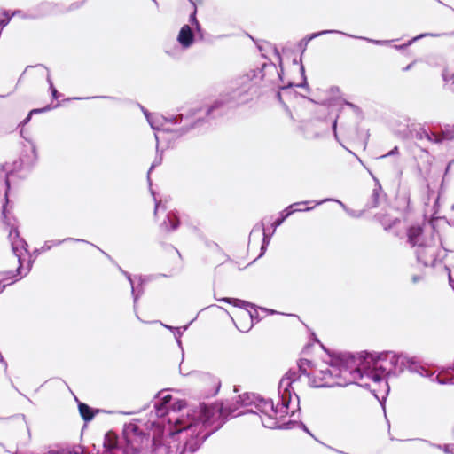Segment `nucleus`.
<instances>
[{
    "instance_id": "obj_26",
    "label": "nucleus",
    "mask_w": 454,
    "mask_h": 454,
    "mask_svg": "<svg viewBox=\"0 0 454 454\" xmlns=\"http://www.w3.org/2000/svg\"><path fill=\"white\" fill-rule=\"evenodd\" d=\"M127 279H128V281L129 282V284L131 286V293H132L133 299H134V307L136 308V304L137 302V300H138L139 296L144 292L143 287H142L143 281L140 278V283H139L138 286L137 287L138 289V293H136V288L134 286V282H133V279H132L131 276H129V278H127Z\"/></svg>"
},
{
    "instance_id": "obj_45",
    "label": "nucleus",
    "mask_w": 454,
    "mask_h": 454,
    "mask_svg": "<svg viewBox=\"0 0 454 454\" xmlns=\"http://www.w3.org/2000/svg\"><path fill=\"white\" fill-rule=\"evenodd\" d=\"M139 107L140 109L142 110V112L144 113L146 120L148 121L151 116L153 115V114H151L147 109H145L143 106L139 105Z\"/></svg>"
},
{
    "instance_id": "obj_1",
    "label": "nucleus",
    "mask_w": 454,
    "mask_h": 454,
    "mask_svg": "<svg viewBox=\"0 0 454 454\" xmlns=\"http://www.w3.org/2000/svg\"><path fill=\"white\" fill-rule=\"evenodd\" d=\"M233 411L227 410L223 403H200L198 416L177 419L175 429L168 436H153L152 454H193Z\"/></svg>"
},
{
    "instance_id": "obj_3",
    "label": "nucleus",
    "mask_w": 454,
    "mask_h": 454,
    "mask_svg": "<svg viewBox=\"0 0 454 454\" xmlns=\"http://www.w3.org/2000/svg\"><path fill=\"white\" fill-rule=\"evenodd\" d=\"M408 242L415 247L419 262L426 267H434L446 255L439 232L430 225H412L407 231Z\"/></svg>"
},
{
    "instance_id": "obj_42",
    "label": "nucleus",
    "mask_w": 454,
    "mask_h": 454,
    "mask_svg": "<svg viewBox=\"0 0 454 454\" xmlns=\"http://www.w3.org/2000/svg\"><path fill=\"white\" fill-rule=\"evenodd\" d=\"M398 153V147L395 146L391 151H389L387 153L381 156V158H386L388 156H392Z\"/></svg>"
},
{
    "instance_id": "obj_32",
    "label": "nucleus",
    "mask_w": 454,
    "mask_h": 454,
    "mask_svg": "<svg viewBox=\"0 0 454 454\" xmlns=\"http://www.w3.org/2000/svg\"><path fill=\"white\" fill-rule=\"evenodd\" d=\"M312 364L311 361L308 359H301L298 364L299 372L304 375H308L307 367H309Z\"/></svg>"
},
{
    "instance_id": "obj_28",
    "label": "nucleus",
    "mask_w": 454,
    "mask_h": 454,
    "mask_svg": "<svg viewBox=\"0 0 454 454\" xmlns=\"http://www.w3.org/2000/svg\"><path fill=\"white\" fill-rule=\"evenodd\" d=\"M426 36H437V35L434 34H420L415 37H413L411 40L408 41L406 43L401 44V45H395L394 48L396 50H403L406 49L408 46L411 45L414 42L418 41L420 38L426 37Z\"/></svg>"
},
{
    "instance_id": "obj_34",
    "label": "nucleus",
    "mask_w": 454,
    "mask_h": 454,
    "mask_svg": "<svg viewBox=\"0 0 454 454\" xmlns=\"http://www.w3.org/2000/svg\"><path fill=\"white\" fill-rule=\"evenodd\" d=\"M47 82L49 83V86H50V90L51 91V95H52V98L54 99H57L59 97V93L58 92V90H56V88L54 87L53 83H52V81L51 79V76L50 74L47 75Z\"/></svg>"
},
{
    "instance_id": "obj_17",
    "label": "nucleus",
    "mask_w": 454,
    "mask_h": 454,
    "mask_svg": "<svg viewBox=\"0 0 454 454\" xmlns=\"http://www.w3.org/2000/svg\"><path fill=\"white\" fill-rule=\"evenodd\" d=\"M67 241H74V242H83V243H89L88 241L82 239H74V238H66L64 239H59V240H48L45 241L43 246L41 247V252H47L51 249L53 246H59L64 242Z\"/></svg>"
},
{
    "instance_id": "obj_59",
    "label": "nucleus",
    "mask_w": 454,
    "mask_h": 454,
    "mask_svg": "<svg viewBox=\"0 0 454 454\" xmlns=\"http://www.w3.org/2000/svg\"><path fill=\"white\" fill-rule=\"evenodd\" d=\"M102 253H103V254H105V255H106V257H107V258H108V259H109L113 263H114V264L116 263V262H114V259H113V258H112V257H111L107 253H106V252H104V251H102Z\"/></svg>"
},
{
    "instance_id": "obj_16",
    "label": "nucleus",
    "mask_w": 454,
    "mask_h": 454,
    "mask_svg": "<svg viewBox=\"0 0 454 454\" xmlns=\"http://www.w3.org/2000/svg\"><path fill=\"white\" fill-rule=\"evenodd\" d=\"M78 410L81 417L85 422L92 420L97 413V411L82 402H78Z\"/></svg>"
},
{
    "instance_id": "obj_50",
    "label": "nucleus",
    "mask_w": 454,
    "mask_h": 454,
    "mask_svg": "<svg viewBox=\"0 0 454 454\" xmlns=\"http://www.w3.org/2000/svg\"><path fill=\"white\" fill-rule=\"evenodd\" d=\"M151 193L153 196L154 200H156V198H155V195H154V192H153V190H151ZM158 208H159V203L157 201H155V207H154V214L155 215L157 213Z\"/></svg>"
},
{
    "instance_id": "obj_33",
    "label": "nucleus",
    "mask_w": 454,
    "mask_h": 454,
    "mask_svg": "<svg viewBox=\"0 0 454 454\" xmlns=\"http://www.w3.org/2000/svg\"><path fill=\"white\" fill-rule=\"evenodd\" d=\"M300 70H301V74L302 82L301 83H299V84H296L295 86L296 87H300V88L309 89V84H308V82H307V77L305 75V68H304L302 64L301 65Z\"/></svg>"
},
{
    "instance_id": "obj_22",
    "label": "nucleus",
    "mask_w": 454,
    "mask_h": 454,
    "mask_svg": "<svg viewBox=\"0 0 454 454\" xmlns=\"http://www.w3.org/2000/svg\"><path fill=\"white\" fill-rule=\"evenodd\" d=\"M440 133L443 142L454 140V124H445L441 126Z\"/></svg>"
},
{
    "instance_id": "obj_20",
    "label": "nucleus",
    "mask_w": 454,
    "mask_h": 454,
    "mask_svg": "<svg viewBox=\"0 0 454 454\" xmlns=\"http://www.w3.org/2000/svg\"><path fill=\"white\" fill-rule=\"evenodd\" d=\"M238 398V402L240 403V404L243 406H255L258 399L260 398V395H257L254 393H245L243 395H239Z\"/></svg>"
},
{
    "instance_id": "obj_43",
    "label": "nucleus",
    "mask_w": 454,
    "mask_h": 454,
    "mask_svg": "<svg viewBox=\"0 0 454 454\" xmlns=\"http://www.w3.org/2000/svg\"><path fill=\"white\" fill-rule=\"evenodd\" d=\"M196 13H197V11H196V8L194 9L193 12L191 13L190 15V18H189V20L190 22L194 25V23H197L198 22V20H197V17H196Z\"/></svg>"
},
{
    "instance_id": "obj_19",
    "label": "nucleus",
    "mask_w": 454,
    "mask_h": 454,
    "mask_svg": "<svg viewBox=\"0 0 454 454\" xmlns=\"http://www.w3.org/2000/svg\"><path fill=\"white\" fill-rule=\"evenodd\" d=\"M179 224V219L174 214H168L167 219L160 224V228L166 231H175L178 228Z\"/></svg>"
},
{
    "instance_id": "obj_39",
    "label": "nucleus",
    "mask_w": 454,
    "mask_h": 454,
    "mask_svg": "<svg viewBox=\"0 0 454 454\" xmlns=\"http://www.w3.org/2000/svg\"><path fill=\"white\" fill-rule=\"evenodd\" d=\"M161 163V157L160 158H155L154 161L153 162L150 169H149V172H148V175L150 174V172L152 171V169L153 168H155L156 166L160 165ZM148 181H150V178L148 177ZM149 184H151V182H149Z\"/></svg>"
},
{
    "instance_id": "obj_53",
    "label": "nucleus",
    "mask_w": 454,
    "mask_h": 454,
    "mask_svg": "<svg viewBox=\"0 0 454 454\" xmlns=\"http://www.w3.org/2000/svg\"><path fill=\"white\" fill-rule=\"evenodd\" d=\"M345 104L354 110H358V107L351 102L345 101Z\"/></svg>"
},
{
    "instance_id": "obj_6",
    "label": "nucleus",
    "mask_w": 454,
    "mask_h": 454,
    "mask_svg": "<svg viewBox=\"0 0 454 454\" xmlns=\"http://www.w3.org/2000/svg\"><path fill=\"white\" fill-rule=\"evenodd\" d=\"M203 109L200 107H191L185 112L178 114L161 115L153 114L147 121L154 130L165 129L164 125L166 123L180 125L179 128L173 131L177 133L178 136H183L191 130L200 127L205 122L204 117L200 115ZM166 130L168 129H166Z\"/></svg>"
},
{
    "instance_id": "obj_12",
    "label": "nucleus",
    "mask_w": 454,
    "mask_h": 454,
    "mask_svg": "<svg viewBox=\"0 0 454 454\" xmlns=\"http://www.w3.org/2000/svg\"><path fill=\"white\" fill-rule=\"evenodd\" d=\"M254 407L256 409V411H251V412L261 413L262 415H269L270 413L277 414L278 412H280L281 414L289 413L288 411L287 413L283 412L284 410H282V407L280 408V410H278V405L275 406L271 399H264L261 396L258 399Z\"/></svg>"
},
{
    "instance_id": "obj_36",
    "label": "nucleus",
    "mask_w": 454,
    "mask_h": 454,
    "mask_svg": "<svg viewBox=\"0 0 454 454\" xmlns=\"http://www.w3.org/2000/svg\"><path fill=\"white\" fill-rule=\"evenodd\" d=\"M172 399H173V398H172V395H164V396L160 399V401H159L158 403H164V405H166V406H168H168H169V404H170V402L172 401Z\"/></svg>"
},
{
    "instance_id": "obj_11",
    "label": "nucleus",
    "mask_w": 454,
    "mask_h": 454,
    "mask_svg": "<svg viewBox=\"0 0 454 454\" xmlns=\"http://www.w3.org/2000/svg\"><path fill=\"white\" fill-rule=\"evenodd\" d=\"M9 239L11 240L12 251L14 254L18 257L19 267L17 268L15 273L13 271L6 272V274L9 276L8 278L11 277L20 275L21 273L22 262L20 256L17 254L18 246L20 245L21 247L24 248L25 250H27V247L28 246L24 239L20 238V233L17 228L12 227L10 230Z\"/></svg>"
},
{
    "instance_id": "obj_60",
    "label": "nucleus",
    "mask_w": 454,
    "mask_h": 454,
    "mask_svg": "<svg viewBox=\"0 0 454 454\" xmlns=\"http://www.w3.org/2000/svg\"><path fill=\"white\" fill-rule=\"evenodd\" d=\"M161 325H162L164 327H166L167 329H168V330H170V331H172V332H175V329H173V328H176L175 326L167 325H164V324H162V323H161Z\"/></svg>"
},
{
    "instance_id": "obj_41",
    "label": "nucleus",
    "mask_w": 454,
    "mask_h": 454,
    "mask_svg": "<svg viewBox=\"0 0 454 454\" xmlns=\"http://www.w3.org/2000/svg\"><path fill=\"white\" fill-rule=\"evenodd\" d=\"M445 269L448 270L449 284L454 290V278H452L451 271L448 267H445Z\"/></svg>"
},
{
    "instance_id": "obj_54",
    "label": "nucleus",
    "mask_w": 454,
    "mask_h": 454,
    "mask_svg": "<svg viewBox=\"0 0 454 454\" xmlns=\"http://www.w3.org/2000/svg\"><path fill=\"white\" fill-rule=\"evenodd\" d=\"M267 247H268V245H265V244H263V243L262 244V247H261V254H260V255H259V256H262V255L266 252V250H267Z\"/></svg>"
},
{
    "instance_id": "obj_63",
    "label": "nucleus",
    "mask_w": 454,
    "mask_h": 454,
    "mask_svg": "<svg viewBox=\"0 0 454 454\" xmlns=\"http://www.w3.org/2000/svg\"><path fill=\"white\" fill-rule=\"evenodd\" d=\"M177 345L182 348V342L180 339H176Z\"/></svg>"
},
{
    "instance_id": "obj_62",
    "label": "nucleus",
    "mask_w": 454,
    "mask_h": 454,
    "mask_svg": "<svg viewBox=\"0 0 454 454\" xmlns=\"http://www.w3.org/2000/svg\"><path fill=\"white\" fill-rule=\"evenodd\" d=\"M31 116H32V115H29V114H28V115L27 116V118L24 120V123H27V122L30 121Z\"/></svg>"
},
{
    "instance_id": "obj_48",
    "label": "nucleus",
    "mask_w": 454,
    "mask_h": 454,
    "mask_svg": "<svg viewBox=\"0 0 454 454\" xmlns=\"http://www.w3.org/2000/svg\"><path fill=\"white\" fill-rule=\"evenodd\" d=\"M104 446L107 450H111L114 448V443H110V442H105Z\"/></svg>"
},
{
    "instance_id": "obj_18",
    "label": "nucleus",
    "mask_w": 454,
    "mask_h": 454,
    "mask_svg": "<svg viewBox=\"0 0 454 454\" xmlns=\"http://www.w3.org/2000/svg\"><path fill=\"white\" fill-rule=\"evenodd\" d=\"M373 179L376 182V184H375V187L371 195V199L367 203L368 208H375L379 206V199H380V192L381 191V185L377 178H375L373 176Z\"/></svg>"
},
{
    "instance_id": "obj_47",
    "label": "nucleus",
    "mask_w": 454,
    "mask_h": 454,
    "mask_svg": "<svg viewBox=\"0 0 454 454\" xmlns=\"http://www.w3.org/2000/svg\"><path fill=\"white\" fill-rule=\"evenodd\" d=\"M299 426H300L301 428H302L303 431H305L309 435L313 436L312 434L310 433V431L309 430V428L306 427L305 424H303L302 422H299Z\"/></svg>"
},
{
    "instance_id": "obj_14",
    "label": "nucleus",
    "mask_w": 454,
    "mask_h": 454,
    "mask_svg": "<svg viewBox=\"0 0 454 454\" xmlns=\"http://www.w3.org/2000/svg\"><path fill=\"white\" fill-rule=\"evenodd\" d=\"M310 201H302V202H296L293 203L290 206H288L286 208H285L283 211L279 213V216L271 223V227L273 229L272 234L276 231L277 228L279 227L286 218H288L290 215L294 214L293 207L301 206V205H306L309 204Z\"/></svg>"
},
{
    "instance_id": "obj_2",
    "label": "nucleus",
    "mask_w": 454,
    "mask_h": 454,
    "mask_svg": "<svg viewBox=\"0 0 454 454\" xmlns=\"http://www.w3.org/2000/svg\"><path fill=\"white\" fill-rule=\"evenodd\" d=\"M366 354L360 353L355 356L351 353H342L333 359L331 364V379L339 380L336 382L316 383L315 387H333L335 386L344 387L348 384H357L363 387H369L368 382H364L365 370L369 365L366 364Z\"/></svg>"
},
{
    "instance_id": "obj_8",
    "label": "nucleus",
    "mask_w": 454,
    "mask_h": 454,
    "mask_svg": "<svg viewBox=\"0 0 454 454\" xmlns=\"http://www.w3.org/2000/svg\"><path fill=\"white\" fill-rule=\"evenodd\" d=\"M247 74L251 75L252 82H262V86L277 85L283 89L284 86L278 84L282 81V69L278 70L272 62H265L260 68L251 70Z\"/></svg>"
},
{
    "instance_id": "obj_58",
    "label": "nucleus",
    "mask_w": 454,
    "mask_h": 454,
    "mask_svg": "<svg viewBox=\"0 0 454 454\" xmlns=\"http://www.w3.org/2000/svg\"><path fill=\"white\" fill-rule=\"evenodd\" d=\"M194 26H195V29L198 31V32H200L201 30V26L200 24L199 23V21L197 23H194Z\"/></svg>"
},
{
    "instance_id": "obj_51",
    "label": "nucleus",
    "mask_w": 454,
    "mask_h": 454,
    "mask_svg": "<svg viewBox=\"0 0 454 454\" xmlns=\"http://www.w3.org/2000/svg\"><path fill=\"white\" fill-rule=\"evenodd\" d=\"M119 270L127 278H129V276H131L129 272L125 271L123 269H121L119 265H117Z\"/></svg>"
},
{
    "instance_id": "obj_13",
    "label": "nucleus",
    "mask_w": 454,
    "mask_h": 454,
    "mask_svg": "<svg viewBox=\"0 0 454 454\" xmlns=\"http://www.w3.org/2000/svg\"><path fill=\"white\" fill-rule=\"evenodd\" d=\"M177 42L184 49L190 48L194 43V33L189 25H184L177 35Z\"/></svg>"
},
{
    "instance_id": "obj_57",
    "label": "nucleus",
    "mask_w": 454,
    "mask_h": 454,
    "mask_svg": "<svg viewBox=\"0 0 454 454\" xmlns=\"http://www.w3.org/2000/svg\"><path fill=\"white\" fill-rule=\"evenodd\" d=\"M2 214H3L4 218H6V204H4L3 206Z\"/></svg>"
},
{
    "instance_id": "obj_27",
    "label": "nucleus",
    "mask_w": 454,
    "mask_h": 454,
    "mask_svg": "<svg viewBox=\"0 0 454 454\" xmlns=\"http://www.w3.org/2000/svg\"><path fill=\"white\" fill-rule=\"evenodd\" d=\"M262 231L263 232V239H262V243L265 244V245H269L270 244V239H271V236L273 235L272 233L268 235L265 231V229H264V224L263 223H257L252 230L251 233H254L255 231Z\"/></svg>"
},
{
    "instance_id": "obj_40",
    "label": "nucleus",
    "mask_w": 454,
    "mask_h": 454,
    "mask_svg": "<svg viewBox=\"0 0 454 454\" xmlns=\"http://www.w3.org/2000/svg\"><path fill=\"white\" fill-rule=\"evenodd\" d=\"M332 129H333L335 139L338 141L339 137H338V134H337V118L333 121Z\"/></svg>"
},
{
    "instance_id": "obj_15",
    "label": "nucleus",
    "mask_w": 454,
    "mask_h": 454,
    "mask_svg": "<svg viewBox=\"0 0 454 454\" xmlns=\"http://www.w3.org/2000/svg\"><path fill=\"white\" fill-rule=\"evenodd\" d=\"M273 413H270L269 415H264V417H261L263 427L270 429H289L291 428V425L295 423L294 421H289L287 423H283L281 426H279L278 420L273 417Z\"/></svg>"
},
{
    "instance_id": "obj_5",
    "label": "nucleus",
    "mask_w": 454,
    "mask_h": 454,
    "mask_svg": "<svg viewBox=\"0 0 454 454\" xmlns=\"http://www.w3.org/2000/svg\"><path fill=\"white\" fill-rule=\"evenodd\" d=\"M366 354L369 365L368 371L365 370L366 379L374 382H380L387 373H402L405 369L408 370V364L403 363L404 358H409L403 355H396L394 352L387 351L381 353H371L364 351Z\"/></svg>"
},
{
    "instance_id": "obj_10",
    "label": "nucleus",
    "mask_w": 454,
    "mask_h": 454,
    "mask_svg": "<svg viewBox=\"0 0 454 454\" xmlns=\"http://www.w3.org/2000/svg\"><path fill=\"white\" fill-rule=\"evenodd\" d=\"M327 34H340V35H344L346 36L353 37L356 39L364 40V41L369 42V43L376 44V45H387L392 42L389 40H375V39H371V38L364 37V36H356V35H352L344 33L342 31L334 30V29L322 30L319 32H315V33L309 34L300 41L299 48L301 50V53H303L306 51L308 44L311 40H313L317 37H319L321 35H327Z\"/></svg>"
},
{
    "instance_id": "obj_64",
    "label": "nucleus",
    "mask_w": 454,
    "mask_h": 454,
    "mask_svg": "<svg viewBox=\"0 0 454 454\" xmlns=\"http://www.w3.org/2000/svg\"><path fill=\"white\" fill-rule=\"evenodd\" d=\"M35 254H40V253H42V252H41V248H39V249H35Z\"/></svg>"
},
{
    "instance_id": "obj_52",
    "label": "nucleus",
    "mask_w": 454,
    "mask_h": 454,
    "mask_svg": "<svg viewBox=\"0 0 454 454\" xmlns=\"http://www.w3.org/2000/svg\"><path fill=\"white\" fill-rule=\"evenodd\" d=\"M415 61L410 63L409 65H407L405 67L403 68V72H407L409 70L411 69L412 66L414 65Z\"/></svg>"
},
{
    "instance_id": "obj_61",
    "label": "nucleus",
    "mask_w": 454,
    "mask_h": 454,
    "mask_svg": "<svg viewBox=\"0 0 454 454\" xmlns=\"http://www.w3.org/2000/svg\"><path fill=\"white\" fill-rule=\"evenodd\" d=\"M161 325H162L164 327H166L167 329H168V330H170V331H172V332H175V329H173V328H176L175 326L167 325H164V324H162V323H161Z\"/></svg>"
},
{
    "instance_id": "obj_55",
    "label": "nucleus",
    "mask_w": 454,
    "mask_h": 454,
    "mask_svg": "<svg viewBox=\"0 0 454 454\" xmlns=\"http://www.w3.org/2000/svg\"><path fill=\"white\" fill-rule=\"evenodd\" d=\"M12 283H13V282H12ZM8 285H11V283H10V284H2V283L0 282V294H2V293L4 291V289L6 288V286H7Z\"/></svg>"
},
{
    "instance_id": "obj_23",
    "label": "nucleus",
    "mask_w": 454,
    "mask_h": 454,
    "mask_svg": "<svg viewBox=\"0 0 454 454\" xmlns=\"http://www.w3.org/2000/svg\"><path fill=\"white\" fill-rule=\"evenodd\" d=\"M409 128H410V131L411 133H414V137L416 139L423 140V139L429 138L428 131L420 124L418 127L411 125V126H409Z\"/></svg>"
},
{
    "instance_id": "obj_25",
    "label": "nucleus",
    "mask_w": 454,
    "mask_h": 454,
    "mask_svg": "<svg viewBox=\"0 0 454 454\" xmlns=\"http://www.w3.org/2000/svg\"><path fill=\"white\" fill-rule=\"evenodd\" d=\"M326 201H336V202H338L344 208V210L352 217H360L361 215H362V213H356L354 210L347 208L345 204H343L340 200H338L325 199V200H319V201H315V205L316 206L322 205L323 203H325Z\"/></svg>"
},
{
    "instance_id": "obj_31",
    "label": "nucleus",
    "mask_w": 454,
    "mask_h": 454,
    "mask_svg": "<svg viewBox=\"0 0 454 454\" xmlns=\"http://www.w3.org/2000/svg\"><path fill=\"white\" fill-rule=\"evenodd\" d=\"M429 138H427L428 142L433 144L440 145L443 143L441 133L437 131H430L428 132Z\"/></svg>"
},
{
    "instance_id": "obj_30",
    "label": "nucleus",
    "mask_w": 454,
    "mask_h": 454,
    "mask_svg": "<svg viewBox=\"0 0 454 454\" xmlns=\"http://www.w3.org/2000/svg\"><path fill=\"white\" fill-rule=\"evenodd\" d=\"M419 441H422L432 447L437 448L439 450H442L446 454H453L452 450L454 449V446H452L450 444H444V445L435 444V443H432L429 441L422 440V439H419Z\"/></svg>"
},
{
    "instance_id": "obj_21",
    "label": "nucleus",
    "mask_w": 454,
    "mask_h": 454,
    "mask_svg": "<svg viewBox=\"0 0 454 454\" xmlns=\"http://www.w3.org/2000/svg\"><path fill=\"white\" fill-rule=\"evenodd\" d=\"M222 301L231 304L238 308H242L245 309H247L248 308H255V304L251 303L249 301H246L244 300H240L238 298H223L221 299Z\"/></svg>"
},
{
    "instance_id": "obj_56",
    "label": "nucleus",
    "mask_w": 454,
    "mask_h": 454,
    "mask_svg": "<svg viewBox=\"0 0 454 454\" xmlns=\"http://www.w3.org/2000/svg\"><path fill=\"white\" fill-rule=\"evenodd\" d=\"M262 310L273 315V314H276L278 313L276 310H273V309H264V308H261Z\"/></svg>"
},
{
    "instance_id": "obj_35",
    "label": "nucleus",
    "mask_w": 454,
    "mask_h": 454,
    "mask_svg": "<svg viewBox=\"0 0 454 454\" xmlns=\"http://www.w3.org/2000/svg\"><path fill=\"white\" fill-rule=\"evenodd\" d=\"M51 106H46L44 107H42V108H35V109H32L30 112H29V115H33L35 114H41V113H45L49 110H51Z\"/></svg>"
},
{
    "instance_id": "obj_7",
    "label": "nucleus",
    "mask_w": 454,
    "mask_h": 454,
    "mask_svg": "<svg viewBox=\"0 0 454 454\" xmlns=\"http://www.w3.org/2000/svg\"><path fill=\"white\" fill-rule=\"evenodd\" d=\"M300 376L295 371H288L280 380L278 383V395L280 397L283 412L287 413L290 406L294 404V409L291 411L290 415L294 416L296 411H300V398L294 392L292 384L299 380Z\"/></svg>"
},
{
    "instance_id": "obj_4",
    "label": "nucleus",
    "mask_w": 454,
    "mask_h": 454,
    "mask_svg": "<svg viewBox=\"0 0 454 454\" xmlns=\"http://www.w3.org/2000/svg\"><path fill=\"white\" fill-rule=\"evenodd\" d=\"M256 82H252L250 74H245L237 78L231 82V85L225 94L216 99L209 107H207L204 114L208 117L215 118L216 115H223L227 109L236 107L245 104L253 98L257 92L254 86Z\"/></svg>"
},
{
    "instance_id": "obj_24",
    "label": "nucleus",
    "mask_w": 454,
    "mask_h": 454,
    "mask_svg": "<svg viewBox=\"0 0 454 454\" xmlns=\"http://www.w3.org/2000/svg\"><path fill=\"white\" fill-rule=\"evenodd\" d=\"M320 374L314 377V380L312 381L313 386L315 387L316 383H322V382H329L327 380L331 379V367L326 368L325 370H321L318 372Z\"/></svg>"
},
{
    "instance_id": "obj_9",
    "label": "nucleus",
    "mask_w": 454,
    "mask_h": 454,
    "mask_svg": "<svg viewBox=\"0 0 454 454\" xmlns=\"http://www.w3.org/2000/svg\"><path fill=\"white\" fill-rule=\"evenodd\" d=\"M403 363L408 364V370L411 372L418 373L422 377L430 379L432 381H437L439 384H454V376L451 372L450 373L449 368L446 369L444 375H442V373L435 374L434 372L421 365L412 357L404 358Z\"/></svg>"
},
{
    "instance_id": "obj_49",
    "label": "nucleus",
    "mask_w": 454,
    "mask_h": 454,
    "mask_svg": "<svg viewBox=\"0 0 454 454\" xmlns=\"http://www.w3.org/2000/svg\"><path fill=\"white\" fill-rule=\"evenodd\" d=\"M5 184H6L5 200H6V202H7L8 201V200H7V192L10 189V183H9L8 177L5 178Z\"/></svg>"
},
{
    "instance_id": "obj_29",
    "label": "nucleus",
    "mask_w": 454,
    "mask_h": 454,
    "mask_svg": "<svg viewBox=\"0 0 454 454\" xmlns=\"http://www.w3.org/2000/svg\"><path fill=\"white\" fill-rule=\"evenodd\" d=\"M154 409L157 418H164L168 413V407L162 403H155Z\"/></svg>"
},
{
    "instance_id": "obj_38",
    "label": "nucleus",
    "mask_w": 454,
    "mask_h": 454,
    "mask_svg": "<svg viewBox=\"0 0 454 454\" xmlns=\"http://www.w3.org/2000/svg\"><path fill=\"white\" fill-rule=\"evenodd\" d=\"M253 309H254V312L248 311L249 317L252 321H254V319H256V321H259L260 318H259V315L257 312V307L255 306V308H253Z\"/></svg>"
},
{
    "instance_id": "obj_46",
    "label": "nucleus",
    "mask_w": 454,
    "mask_h": 454,
    "mask_svg": "<svg viewBox=\"0 0 454 454\" xmlns=\"http://www.w3.org/2000/svg\"><path fill=\"white\" fill-rule=\"evenodd\" d=\"M175 329V332L174 333V335H175V338L176 339H180L182 334H183V331L181 330L180 327H177V328H174Z\"/></svg>"
},
{
    "instance_id": "obj_37",
    "label": "nucleus",
    "mask_w": 454,
    "mask_h": 454,
    "mask_svg": "<svg viewBox=\"0 0 454 454\" xmlns=\"http://www.w3.org/2000/svg\"><path fill=\"white\" fill-rule=\"evenodd\" d=\"M90 98H108L112 100H118L117 98L114 97H109V96H97V97H91V98H84V99H90ZM76 100L83 99V98H74Z\"/></svg>"
},
{
    "instance_id": "obj_44",
    "label": "nucleus",
    "mask_w": 454,
    "mask_h": 454,
    "mask_svg": "<svg viewBox=\"0 0 454 454\" xmlns=\"http://www.w3.org/2000/svg\"><path fill=\"white\" fill-rule=\"evenodd\" d=\"M312 209H313V207H305V208L299 207V206L293 207L294 214L295 212H307V211H310Z\"/></svg>"
}]
</instances>
